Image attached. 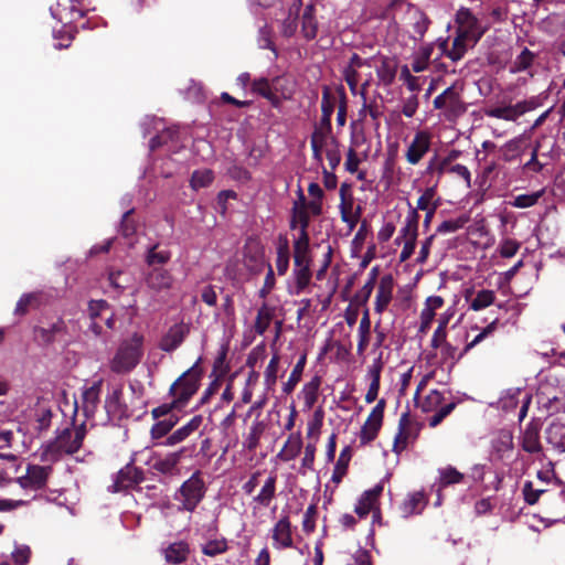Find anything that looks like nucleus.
<instances>
[{
  "label": "nucleus",
  "mask_w": 565,
  "mask_h": 565,
  "mask_svg": "<svg viewBox=\"0 0 565 565\" xmlns=\"http://www.w3.org/2000/svg\"><path fill=\"white\" fill-rule=\"evenodd\" d=\"M145 337L139 332H134L122 339L109 361V369L117 374L130 373L141 361L143 356Z\"/></svg>",
  "instance_id": "1"
},
{
  "label": "nucleus",
  "mask_w": 565,
  "mask_h": 565,
  "mask_svg": "<svg viewBox=\"0 0 565 565\" xmlns=\"http://www.w3.org/2000/svg\"><path fill=\"white\" fill-rule=\"evenodd\" d=\"M206 493V486L200 470H195L173 493L179 512H194Z\"/></svg>",
  "instance_id": "2"
},
{
  "label": "nucleus",
  "mask_w": 565,
  "mask_h": 565,
  "mask_svg": "<svg viewBox=\"0 0 565 565\" xmlns=\"http://www.w3.org/2000/svg\"><path fill=\"white\" fill-rule=\"evenodd\" d=\"M86 434L85 422L79 425H75L73 422L71 426L57 429L54 440L49 445V449L56 455H72L81 449Z\"/></svg>",
  "instance_id": "3"
},
{
  "label": "nucleus",
  "mask_w": 565,
  "mask_h": 565,
  "mask_svg": "<svg viewBox=\"0 0 565 565\" xmlns=\"http://www.w3.org/2000/svg\"><path fill=\"white\" fill-rule=\"evenodd\" d=\"M199 361L184 372L170 387V394L174 397L173 403L182 406L196 393L201 379Z\"/></svg>",
  "instance_id": "4"
},
{
  "label": "nucleus",
  "mask_w": 565,
  "mask_h": 565,
  "mask_svg": "<svg viewBox=\"0 0 565 565\" xmlns=\"http://www.w3.org/2000/svg\"><path fill=\"white\" fill-rule=\"evenodd\" d=\"M419 214L416 210H409L405 216L404 224L399 230L395 243L399 245L403 242V248L399 253V262L408 260L415 252L418 237Z\"/></svg>",
  "instance_id": "5"
},
{
  "label": "nucleus",
  "mask_w": 565,
  "mask_h": 565,
  "mask_svg": "<svg viewBox=\"0 0 565 565\" xmlns=\"http://www.w3.org/2000/svg\"><path fill=\"white\" fill-rule=\"evenodd\" d=\"M88 315L92 320L89 330L99 337L104 333V326L114 330L116 328L115 312L106 300H92L88 303Z\"/></svg>",
  "instance_id": "6"
},
{
  "label": "nucleus",
  "mask_w": 565,
  "mask_h": 565,
  "mask_svg": "<svg viewBox=\"0 0 565 565\" xmlns=\"http://www.w3.org/2000/svg\"><path fill=\"white\" fill-rule=\"evenodd\" d=\"M434 107L441 109L448 120H454L466 111L460 90L455 85L449 86L435 97Z\"/></svg>",
  "instance_id": "7"
},
{
  "label": "nucleus",
  "mask_w": 565,
  "mask_h": 565,
  "mask_svg": "<svg viewBox=\"0 0 565 565\" xmlns=\"http://www.w3.org/2000/svg\"><path fill=\"white\" fill-rule=\"evenodd\" d=\"M51 473L50 466L28 465L25 473L18 477L15 482L25 492H38L46 487Z\"/></svg>",
  "instance_id": "8"
},
{
  "label": "nucleus",
  "mask_w": 565,
  "mask_h": 565,
  "mask_svg": "<svg viewBox=\"0 0 565 565\" xmlns=\"http://www.w3.org/2000/svg\"><path fill=\"white\" fill-rule=\"evenodd\" d=\"M431 147V134L427 130H418L413 139L407 143L405 150V159L412 164H418L422 159L429 152Z\"/></svg>",
  "instance_id": "9"
},
{
  "label": "nucleus",
  "mask_w": 565,
  "mask_h": 565,
  "mask_svg": "<svg viewBox=\"0 0 565 565\" xmlns=\"http://www.w3.org/2000/svg\"><path fill=\"white\" fill-rule=\"evenodd\" d=\"M520 402H522V406L519 411V420L522 422L527 415V409L531 403V395L525 393L523 390H505L504 392H502L498 401V406L504 412H510L516 408Z\"/></svg>",
  "instance_id": "10"
},
{
  "label": "nucleus",
  "mask_w": 565,
  "mask_h": 565,
  "mask_svg": "<svg viewBox=\"0 0 565 565\" xmlns=\"http://www.w3.org/2000/svg\"><path fill=\"white\" fill-rule=\"evenodd\" d=\"M339 194L341 199L339 204L341 220L352 231L361 217V207L358 206L354 209V200L350 193V186L347 183L341 184Z\"/></svg>",
  "instance_id": "11"
},
{
  "label": "nucleus",
  "mask_w": 565,
  "mask_h": 565,
  "mask_svg": "<svg viewBox=\"0 0 565 565\" xmlns=\"http://www.w3.org/2000/svg\"><path fill=\"white\" fill-rule=\"evenodd\" d=\"M143 479L142 469L128 463L116 473L109 490L111 492H120L139 484Z\"/></svg>",
  "instance_id": "12"
},
{
  "label": "nucleus",
  "mask_w": 565,
  "mask_h": 565,
  "mask_svg": "<svg viewBox=\"0 0 565 565\" xmlns=\"http://www.w3.org/2000/svg\"><path fill=\"white\" fill-rule=\"evenodd\" d=\"M456 22L458 24L457 31L472 40V42H478L484 33V29L480 24L479 20L468 8H461L458 10L456 14Z\"/></svg>",
  "instance_id": "13"
},
{
  "label": "nucleus",
  "mask_w": 565,
  "mask_h": 565,
  "mask_svg": "<svg viewBox=\"0 0 565 565\" xmlns=\"http://www.w3.org/2000/svg\"><path fill=\"white\" fill-rule=\"evenodd\" d=\"M384 407L385 402L384 399H381L370 413L367 419L365 420L360 431L361 445H366L376 438L379 430L382 426Z\"/></svg>",
  "instance_id": "14"
},
{
  "label": "nucleus",
  "mask_w": 565,
  "mask_h": 565,
  "mask_svg": "<svg viewBox=\"0 0 565 565\" xmlns=\"http://www.w3.org/2000/svg\"><path fill=\"white\" fill-rule=\"evenodd\" d=\"M294 265L292 282L288 285V292L292 296H299L310 284L311 260H294Z\"/></svg>",
  "instance_id": "15"
},
{
  "label": "nucleus",
  "mask_w": 565,
  "mask_h": 565,
  "mask_svg": "<svg viewBox=\"0 0 565 565\" xmlns=\"http://www.w3.org/2000/svg\"><path fill=\"white\" fill-rule=\"evenodd\" d=\"M103 380L95 381L89 387H86L82 393L81 408L86 419H93L95 412L99 404V396L102 393ZM79 406L76 404L75 412L77 413Z\"/></svg>",
  "instance_id": "16"
},
{
  "label": "nucleus",
  "mask_w": 565,
  "mask_h": 565,
  "mask_svg": "<svg viewBox=\"0 0 565 565\" xmlns=\"http://www.w3.org/2000/svg\"><path fill=\"white\" fill-rule=\"evenodd\" d=\"M273 546L277 550L292 546L291 523L287 515L281 516L271 530Z\"/></svg>",
  "instance_id": "17"
},
{
  "label": "nucleus",
  "mask_w": 565,
  "mask_h": 565,
  "mask_svg": "<svg viewBox=\"0 0 565 565\" xmlns=\"http://www.w3.org/2000/svg\"><path fill=\"white\" fill-rule=\"evenodd\" d=\"M383 491L382 484H376L374 488L364 491L359 498L354 512L360 519H364L379 505V497Z\"/></svg>",
  "instance_id": "18"
},
{
  "label": "nucleus",
  "mask_w": 565,
  "mask_h": 565,
  "mask_svg": "<svg viewBox=\"0 0 565 565\" xmlns=\"http://www.w3.org/2000/svg\"><path fill=\"white\" fill-rule=\"evenodd\" d=\"M394 279L392 275H384L379 282L375 296L374 310L383 313L393 299Z\"/></svg>",
  "instance_id": "19"
},
{
  "label": "nucleus",
  "mask_w": 565,
  "mask_h": 565,
  "mask_svg": "<svg viewBox=\"0 0 565 565\" xmlns=\"http://www.w3.org/2000/svg\"><path fill=\"white\" fill-rule=\"evenodd\" d=\"M477 42H472V40L457 31V35L454 39L451 49H448L447 40L441 41L439 43V47L443 54L448 56L451 61L457 62L461 60L465 56L467 50L473 46Z\"/></svg>",
  "instance_id": "20"
},
{
  "label": "nucleus",
  "mask_w": 565,
  "mask_h": 565,
  "mask_svg": "<svg viewBox=\"0 0 565 565\" xmlns=\"http://www.w3.org/2000/svg\"><path fill=\"white\" fill-rule=\"evenodd\" d=\"M121 397L122 388L120 386L114 387L108 392L104 407L109 420H118L125 415L126 407L121 402Z\"/></svg>",
  "instance_id": "21"
},
{
  "label": "nucleus",
  "mask_w": 565,
  "mask_h": 565,
  "mask_svg": "<svg viewBox=\"0 0 565 565\" xmlns=\"http://www.w3.org/2000/svg\"><path fill=\"white\" fill-rule=\"evenodd\" d=\"M443 305L444 299L440 296H430L426 299L419 316L420 323L418 331L420 333H426L429 330L435 318L436 310L440 309Z\"/></svg>",
  "instance_id": "22"
},
{
  "label": "nucleus",
  "mask_w": 565,
  "mask_h": 565,
  "mask_svg": "<svg viewBox=\"0 0 565 565\" xmlns=\"http://www.w3.org/2000/svg\"><path fill=\"white\" fill-rule=\"evenodd\" d=\"M522 449L529 454H541L542 445L540 441V425L531 422L526 425L521 440Z\"/></svg>",
  "instance_id": "23"
},
{
  "label": "nucleus",
  "mask_w": 565,
  "mask_h": 565,
  "mask_svg": "<svg viewBox=\"0 0 565 565\" xmlns=\"http://www.w3.org/2000/svg\"><path fill=\"white\" fill-rule=\"evenodd\" d=\"M545 439L555 451L565 452V424L559 420L551 422L545 429Z\"/></svg>",
  "instance_id": "24"
},
{
  "label": "nucleus",
  "mask_w": 565,
  "mask_h": 565,
  "mask_svg": "<svg viewBox=\"0 0 565 565\" xmlns=\"http://www.w3.org/2000/svg\"><path fill=\"white\" fill-rule=\"evenodd\" d=\"M147 286L156 291L171 288L173 278L170 271L163 268H153L146 277Z\"/></svg>",
  "instance_id": "25"
},
{
  "label": "nucleus",
  "mask_w": 565,
  "mask_h": 565,
  "mask_svg": "<svg viewBox=\"0 0 565 565\" xmlns=\"http://www.w3.org/2000/svg\"><path fill=\"white\" fill-rule=\"evenodd\" d=\"M426 499L423 492L417 491L407 495L399 507L403 518H409L422 513L426 507Z\"/></svg>",
  "instance_id": "26"
},
{
  "label": "nucleus",
  "mask_w": 565,
  "mask_h": 565,
  "mask_svg": "<svg viewBox=\"0 0 565 565\" xmlns=\"http://www.w3.org/2000/svg\"><path fill=\"white\" fill-rule=\"evenodd\" d=\"M185 448L178 451L169 452L167 456L157 459L153 462V469L162 475H173L177 471Z\"/></svg>",
  "instance_id": "27"
},
{
  "label": "nucleus",
  "mask_w": 565,
  "mask_h": 565,
  "mask_svg": "<svg viewBox=\"0 0 565 565\" xmlns=\"http://www.w3.org/2000/svg\"><path fill=\"white\" fill-rule=\"evenodd\" d=\"M190 554V546L184 541L171 543L163 550L164 559L169 564H183Z\"/></svg>",
  "instance_id": "28"
},
{
  "label": "nucleus",
  "mask_w": 565,
  "mask_h": 565,
  "mask_svg": "<svg viewBox=\"0 0 565 565\" xmlns=\"http://www.w3.org/2000/svg\"><path fill=\"white\" fill-rule=\"evenodd\" d=\"M301 204L295 203L292 207V216L290 220V228L298 230V232H308L310 223L309 212L305 206V195L300 191Z\"/></svg>",
  "instance_id": "29"
},
{
  "label": "nucleus",
  "mask_w": 565,
  "mask_h": 565,
  "mask_svg": "<svg viewBox=\"0 0 565 565\" xmlns=\"http://www.w3.org/2000/svg\"><path fill=\"white\" fill-rule=\"evenodd\" d=\"M302 448V438L300 431L292 433L289 435L284 447L277 454V458L282 461H290L295 459Z\"/></svg>",
  "instance_id": "30"
},
{
  "label": "nucleus",
  "mask_w": 565,
  "mask_h": 565,
  "mask_svg": "<svg viewBox=\"0 0 565 565\" xmlns=\"http://www.w3.org/2000/svg\"><path fill=\"white\" fill-rule=\"evenodd\" d=\"M185 338V332L182 326H173L169 329V331L162 337L160 341V349L164 352L174 351L177 348L181 345Z\"/></svg>",
  "instance_id": "31"
},
{
  "label": "nucleus",
  "mask_w": 565,
  "mask_h": 565,
  "mask_svg": "<svg viewBox=\"0 0 565 565\" xmlns=\"http://www.w3.org/2000/svg\"><path fill=\"white\" fill-rule=\"evenodd\" d=\"M277 477L270 475L264 482L259 493L253 498V503L262 508H267L276 495Z\"/></svg>",
  "instance_id": "32"
},
{
  "label": "nucleus",
  "mask_w": 565,
  "mask_h": 565,
  "mask_svg": "<svg viewBox=\"0 0 565 565\" xmlns=\"http://www.w3.org/2000/svg\"><path fill=\"white\" fill-rule=\"evenodd\" d=\"M321 385L320 376H313L306 383L300 392V397L303 401L305 409L310 411L318 399V393Z\"/></svg>",
  "instance_id": "33"
},
{
  "label": "nucleus",
  "mask_w": 565,
  "mask_h": 565,
  "mask_svg": "<svg viewBox=\"0 0 565 565\" xmlns=\"http://www.w3.org/2000/svg\"><path fill=\"white\" fill-rule=\"evenodd\" d=\"M376 74L381 84L391 85L396 75V64L388 57H381L380 63L375 64Z\"/></svg>",
  "instance_id": "34"
},
{
  "label": "nucleus",
  "mask_w": 565,
  "mask_h": 565,
  "mask_svg": "<svg viewBox=\"0 0 565 565\" xmlns=\"http://www.w3.org/2000/svg\"><path fill=\"white\" fill-rule=\"evenodd\" d=\"M524 138L522 136L515 137L507 141L500 147L501 158L505 162H512L516 160L523 153Z\"/></svg>",
  "instance_id": "35"
},
{
  "label": "nucleus",
  "mask_w": 565,
  "mask_h": 565,
  "mask_svg": "<svg viewBox=\"0 0 565 565\" xmlns=\"http://www.w3.org/2000/svg\"><path fill=\"white\" fill-rule=\"evenodd\" d=\"M276 254L277 273L278 275L284 276L289 268V242L285 236H279Z\"/></svg>",
  "instance_id": "36"
},
{
  "label": "nucleus",
  "mask_w": 565,
  "mask_h": 565,
  "mask_svg": "<svg viewBox=\"0 0 565 565\" xmlns=\"http://www.w3.org/2000/svg\"><path fill=\"white\" fill-rule=\"evenodd\" d=\"M458 152L452 151L446 158L439 159L437 156L430 158L427 167V174H436L437 179H440L444 174L448 173L449 163L457 158Z\"/></svg>",
  "instance_id": "37"
},
{
  "label": "nucleus",
  "mask_w": 565,
  "mask_h": 565,
  "mask_svg": "<svg viewBox=\"0 0 565 565\" xmlns=\"http://www.w3.org/2000/svg\"><path fill=\"white\" fill-rule=\"evenodd\" d=\"M409 19L413 26V39L422 40L428 29L429 20L424 12L418 9L409 10Z\"/></svg>",
  "instance_id": "38"
},
{
  "label": "nucleus",
  "mask_w": 565,
  "mask_h": 565,
  "mask_svg": "<svg viewBox=\"0 0 565 565\" xmlns=\"http://www.w3.org/2000/svg\"><path fill=\"white\" fill-rule=\"evenodd\" d=\"M465 475L458 471L452 466H447L438 469V490L451 484L462 482Z\"/></svg>",
  "instance_id": "39"
},
{
  "label": "nucleus",
  "mask_w": 565,
  "mask_h": 565,
  "mask_svg": "<svg viewBox=\"0 0 565 565\" xmlns=\"http://www.w3.org/2000/svg\"><path fill=\"white\" fill-rule=\"evenodd\" d=\"M535 60V54L524 47L519 55L512 61L509 71L513 74L526 72L531 68Z\"/></svg>",
  "instance_id": "40"
},
{
  "label": "nucleus",
  "mask_w": 565,
  "mask_h": 565,
  "mask_svg": "<svg viewBox=\"0 0 565 565\" xmlns=\"http://www.w3.org/2000/svg\"><path fill=\"white\" fill-rule=\"evenodd\" d=\"M370 332H371V320L369 317V311L366 310L361 318L359 328H358V345L356 352L359 355L363 354L366 350L370 342Z\"/></svg>",
  "instance_id": "41"
},
{
  "label": "nucleus",
  "mask_w": 565,
  "mask_h": 565,
  "mask_svg": "<svg viewBox=\"0 0 565 565\" xmlns=\"http://www.w3.org/2000/svg\"><path fill=\"white\" fill-rule=\"evenodd\" d=\"M312 7L305 9L301 18V33L308 41L316 39L318 33V22L312 14Z\"/></svg>",
  "instance_id": "42"
},
{
  "label": "nucleus",
  "mask_w": 565,
  "mask_h": 565,
  "mask_svg": "<svg viewBox=\"0 0 565 565\" xmlns=\"http://www.w3.org/2000/svg\"><path fill=\"white\" fill-rule=\"evenodd\" d=\"M522 107L514 105L505 106V107H494L487 110V116L503 119L508 121H515L519 117L522 116Z\"/></svg>",
  "instance_id": "43"
},
{
  "label": "nucleus",
  "mask_w": 565,
  "mask_h": 565,
  "mask_svg": "<svg viewBox=\"0 0 565 565\" xmlns=\"http://www.w3.org/2000/svg\"><path fill=\"white\" fill-rule=\"evenodd\" d=\"M409 425V417L407 413L402 414L398 423V433L395 436L393 450L397 454L402 452L408 444L409 434L407 426Z\"/></svg>",
  "instance_id": "44"
},
{
  "label": "nucleus",
  "mask_w": 565,
  "mask_h": 565,
  "mask_svg": "<svg viewBox=\"0 0 565 565\" xmlns=\"http://www.w3.org/2000/svg\"><path fill=\"white\" fill-rule=\"evenodd\" d=\"M294 260H311L308 232H298L294 241Z\"/></svg>",
  "instance_id": "45"
},
{
  "label": "nucleus",
  "mask_w": 565,
  "mask_h": 565,
  "mask_svg": "<svg viewBox=\"0 0 565 565\" xmlns=\"http://www.w3.org/2000/svg\"><path fill=\"white\" fill-rule=\"evenodd\" d=\"M275 309L267 303H263V306L258 309L256 320H255V331L258 334H264L268 327L270 326V322L274 318Z\"/></svg>",
  "instance_id": "46"
},
{
  "label": "nucleus",
  "mask_w": 565,
  "mask_h": 565,
  "mask_svg": "<svg viewBox=\"0 0 565 565\" xmlns=\"http://www.w3.org/2000/svg\"><path fill=\"white\" fill-rule=\"evenodd\" d=\"M351 457H352L351 448L349 446L344 447L341 450L338 461L333 469V473H332V478H331L333 482H335V483L341 482V480L343 479V477L347 473Z\"/></svg>",
  "instance_id": "47"
},
{
  "label": "nucleus",
  "mask_w": 565,
  "mask_h": 565,
  "mask_svg": "<svg viewBox=\"0 0 565 565\" xmlns=\"http://www.w3.org/2000/svg\"><path fill=\"white\" fill-rule=\"evenodd\" d=\"M306 365V355H302L295 364L289 379L282 385V392L290 394L300 382Z\"/></svg>",
  "instance_id": "48"
},
{
  "label": "nucleus",
  "mask_w": 565,
  "mask_h": 565,
  "mask_svg": "<svg viewBox=\"0 0 565 565\" xmlns=\"http://www.w3.org/2000/svg\"><path fill=\"white\" fill-rule=\"evenodd\" d=\"M202 553L206 556H217L228 550L227 540L223 536L211 539L202 545Z\"/></svg>",
  "instance_id": "49"
},
{
  "label": "nucleus",
  "mask_w": 565,
  "mask_h": 565,
  "mask_svg": "<svg viewBox=\"0 0 565 565\" xmlns=\"http://www.w3.org/2000/svg\"><path fill=\"white\" fill-rule=\"evenodd\" d=\"M545 190L541 189L532 193L515 195L513 200L510 201V205L516 209L531 207L539 202V200L543 196Z\"/></svg>",
  "instance_id": "50"
},
{
  "label": "nucleus",
  "mask_w": 565,
  "mask_h": 565,
  "mask_svg": "<svg viewBox=\"0 0 565 565\" xmlns=\"http://www.w3.org/2000/svg\"><path fill=\"white\" fill-rule=\"evenodd\" d=\"M495 300L493 290L482 289L479 290L476 297L470 301L469 308L473 311H480L491 306Z\"/></svg>",
  "instance_id": "51"
},
{
  "label": "nucleus",
  "mask_w": 565,
  "mask_h": 565,
  "mask_svg": "<svg viewBox=\"0 0 565 565\" xmlns=\"http://www.w3.org/2000/svg\"><path fill=\"white\" fill-rule=\"evenodd\" d=\"M444 399V393H441L438 390H431L422 402V411L425 413L438 411L440 407L445 405Z\"/></svg>",
  "instance_id": "52"
},
{
  "label": "nucleus",
  "mask_w": 565,
  "mask_h": 565,
  "mask_svg": "<svg viewBox=\"0 0 565 565\" xmlns=\"http://www.w3.org/2000/svg\"><path fill=\"white\" fill-rule=\"evenodd\" d=\"M214 179V173L210 169L195 170L192 173L190 185L193 190L198 191L202 188L209 186Z\"/></svg>",
  "instance_id": "53"
},
{
  "label": "nucleus",
  "mask_w": 565,
  "mask_h": 565,
  "mask_svg": "<svg viewBox=\"0 0 565 565\" xmlns=\"http://www.w3.org/2000/svg\"><path fill=\"white\" fill-rule=\"evenodd\" d=\"M439 350L441 360L450 365H455L466 354L463 349L459 351L458 347L450 342L444 343Z\"/></svg>",
  "instance_id": "54"
},
{
  "label": "nucleus",
  "mask_w": 565,
  "mask_h": 565,
  "mask_svg": "<svg viewBox=\"0 0 565 565\" xmlns=\"http://www.w3.org/2000/svg\"><path fill=\"white\" fill-rule=\"evenodd\" d=\"M278 367H279V355L275 353L270 359L265 373H264V383L268 390L273 388L278 379Z\"/></svg>",
  "instance_id": "55"
},
{
  "label": "nucleus",
  "mask_w": 565,
  "mask_h": 565,
  "mask_svg": "<svg viewBox=\"0 0 565 565\" xmlns=\"http://www.w3.org/2000/svg\"><path fill=\"white\" fill-rule=\"evenodd\" d=\"M171 258V253L169 250H157V245L152 246L151 248H149L148 253H147V257H146V260H147V264L152 266L154 264H166L170 260Z\"/></svg>",
  "instance_id": "56"
},
{
  "label": "nucleus",
  "mask_w": 565,
  "mask_h": 565,
  "mask_svg": "<svg viewBox=\"0 0 565 565\" xmlns=\"http://www.w3.org/2000/svg\"><path fill=\"white\" fill-rule=\"evenodd\" d=\"M263 433V425L262 423L259 422H255L250 429H249V434L248 436L246 437L245 441H244V446L245 448H247L248 450H254L258 443H259V438H260V435Z\"/></svg>",
  "instance_id": "57"
},
{
  "label": "nucleus",
  "mask_w": 565,
  "mask_h": 565,
  "mask_svg": "<svg viewBox=\"0 0 565 565\" xmlns=\"http://www.w3.org/2000/svg\"><path fill=\"white\" fill-rule=\"evenodd\" d=\"M31 557V550L28 545H15L11 553V558L14 565H26Z\"/></svg>",
  "instance_id": "58"
},
{
  "label": "nucleus",
  "mask_w": 565,
  "mask_h": 565,
  "mask_svg": "<svg viewBox=\"0 0 565 565\" xmlns=\"http://www.w3.org/2000/svg\"><path fill=\"white\" fill-rule=\"evenodd\" d=\"M465 223H466V221L463 218L446 220L441 224L438 225L435 234L436 235L437 234L445 235V234L455 233L458 230L462 228Z\"/></svg>",
  "instance_id": "59"
},
{
  "label": "nucleus",
  "mask_w": 565,
  "mask_h": 565,
  "mask_svg": "<svg viewBox=\"0 0 565 565\" xmlns=\"http://www.w3.org/2000/svg\"><path fill=\"white\" fill-rule=\"evenodd\" d=\"M274 92L284 98H289L292 94L290 82L285 76H277L273 79Z\"/></svg>",
  "instance_id": "60"
},
{
  "label": "nucleus",
  "mask_w": 565,
  "mask_h": 565,
  "mask_svg": "<svg viewBox=\"0 0 565 565\" xmlns=\"http://www.w3.org/2000/svg\"><path fill=\"white\" fill-rule=\"evenodd\" d=\"M448 173L460 178L463 181L467 189L471 188V173L466 166L460 163H449Z\"/></svg>",
  "instance_id": "61"
},
{
  "label": "nucleus",
  "mask_w": 565,
  "mask_h": 565,
  "mask_svg": "<svg viewBox=\"0 0 565 565\" xmlns=\"http://www.w3.org/2000/svg\"><path fill=\"white\" fill-rule=\"evenodd\" d=\"M456 407V403L455 402H450V403H447L445 404L443 407H440L438 411H434L435 414L429 418V426L430 427H436L438 426L445 417H447Z\"/></svg>",
  "instance_id": "62"
},
{
  "label": "nucleus",
  "mask_w": 565,
  "mask_h": 565,
  "mask_svg": "<svg viewBox=\"0 0 565 565\" xmlns=\"http://www.w3.org/2000/svg\"><path fill=\"white\" fill-rule=\"evenodd\" d=\"M335 139L326 135L322 131H315L311 136V148H317L324 152V150L329 147V143H332Z\"/></svg>",
  "instance_id": "63"
},
{
  "label": "nucleus",
  "mask_w": 565,
  "mask_h": 565,
  "mask_svg": "<svg viewBox=\"0 0 565 565\" xmlns=\"http://www.w3.org/2000/svg\"><path fill=\"white\" fill-rule=\"evenodd\" d=\"M324 154L329 161L330 168L334 170L341 162V152L337 140L329 143V147L324 150Z\"/></svg>",
  "instance_id": "64"
}]
</instances>
